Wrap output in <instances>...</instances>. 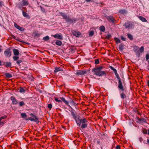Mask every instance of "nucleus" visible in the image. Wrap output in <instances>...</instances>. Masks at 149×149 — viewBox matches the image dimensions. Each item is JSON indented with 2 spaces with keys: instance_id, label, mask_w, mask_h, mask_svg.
I'll list each match as a JSON object with an SVG mask.
<instances>
[{
  "instance_id": "obj_1",
  "label": "nucleus",
  "mask_w": 149,
  "mask_h": 149,
  "mask_svg": "<svg viewBox=\"0 0 149 149\" xmlns=\"http://www.w3.org/2000/svg\"><path fill=\"white\" fill-rule=\"evenodd\" d=\"M75 120L77 124L80 126L81 125V127L82 129L85 128L87 126V120L84 118H80V117H77L75 118Z\"/></svg>"
},
{
  "instance_id": "obj_2",
  "label": "nucleus",
  "mask_w": 149,
  "mask_h": 149,
  "mask_svg": "<svg viewBox=\"0 0 149 149\" xmlns=\"http://www.w3.org/2000/svg\"><path fill=\"white\" fill-rule=\"evenodd\" d=\"M102 67H95L93 69L92 72L94 74L99 77L106 75V72L102 71Z\"/></svg>"
},
{
  "instance_id": "obj_3",
  "label": "nucleus",
  "mask_w": 149,
  "mask_h": 149,
  "mask_svg": "<svg viewBox=\"0 0 149 149\" xmlns=\"http://www.w3.org/2000/svg\"><path fill=\"white\" fill-rule=\"evenodd\" d=\"M60 14L63 18L66 20V22H69L72 23H74L77 21L76 19L74 18H71L69 16H68L65 13L61 12L60 13Z\"/></svg>"
},
{
  "instance_id": "obj_4",
  "label": "nucleus",
  "mask_w": 149,
  "mask_h": 149,
  "mask_svg": "<svg viewBox=\"0 0 149 149\" xmlns=\"http://www.w3.org/2000/svg\"><path fill=\"white\" fill-rule=\"evenodd\" d=\"M30 116L31 117L27 119V120H29L32 121H34L36 122H39L38 118L33 113H31L30 115Z\"/></svg>"
},
{
  "instance_id": "obj_5",
  "label": "nucleus",
  "mask_w": 149,
  "mask_h": 149,
  "mask_svg": "<svg viewBox=\"0 0 149 149\" xmlns=\"http://www.w3.org/2000/svg\"><path fill=\"white\" fill-rule=\"evenodd\" d=\"M124 26L126 28L131 29L134 27V23L132 22H129L125 23Z\"/></svg>"
},
{
  "instance_id": "obj_6",
  "label": "nucleus",
  "mask_w": 149,
  "mask_h": 149,
  "mask_svg": "<svg viewBox=\"0 0 149 149\" xmlns=\"http://www.w3.org/2000/svg\"><path fill=\"white\" fill-rule=\"evenodd\" d=\"M11 53L10 49H8L5 51L4 54L6 56L9 57L11 56Z\"/></svg>"
},
{
  "instance_id": "obj_7",
  "label": "nucleus",
  "mask_w": 149,
  "mask_h": 149,
  "mask_svg": "<svg viewBox=\"0 0 149 149\" xmlns=\"http://www.w3.org/2000/svg\"><path fill=\"white\" fill-rule=\"evenodd\" d=\"M10 100L12 101V104H16L18 103V100L15 97L13 96L10 97Z\"/></svg>"
},
{
  "instance_id": "obj_8",
  "label": "nucleus",
  "mask_w": 149,
  "mask_h": 149,
  "mask_svg": "<svg viewBox=\"0 0 149 149\" xmlns=\"http://www.w3.org/2000/svg\"><path fill=\"white\" fill-rule=\"evenodd\" d=\"M14 26L16 28L21 31H23L24 30V28L19 26L15 23H14Z\"/></svg>"
},
{
  "instance_id": "obj_9",
  "label": "nucleus",
  "mask_w": 149,
  "mask_h": 149,
  "mask_svg": "<svg viewBox=\"0 0 149 149\" xmlns=\"http://www.w3.org/2000/svg\"><path fill=\"white\" fill-rule=\"evenodd\" d=\"M53 37L56 38H57L59 39H63V36L62 34L61 33L59 34H56L55 35H53Z\"/></svg>"
},
{
  "instance_id": "obj_10",
  "label": "nucleus",
  "mask_w": 149,
  "mask_h": 149,
  "mask_svg": "<svg viewBox=\"0 0 149 149\" xmlns=\"http://www.w3.org/2000/svg\"><path fill=\"white\" fill-rule=\"evenodd\" d=\"M138 47L137 46H135L134 47V52L136 53V55L138 56H140V54L138 50Z\"/></svg>"
},
{
  "instance_id": "obj_11",
  "label": "nucleus",
  "mask_w": 149,
  "mask_h": 149,
  "mask_svg": "<svg viewBox=\"0 0 149 149\" xmlns=\"http://www.w3.org/2000/svg\"><path fill=\"white\" fill-rule=\"evenodd\" d=\"M118 88L122 91L124 90V88L122 84V81L121 79H119L118 81Z\"/></svg>"
},
{
  "instance_id": "obj_12",
  "label": "nucleus",
  "mask_w": 149,
  "mask_h": 149,
  "mask_svg": "<svg viewBox=\"0 0 149 149\" xmlns=\"http://www.w3.org/2000/svg\"><path fill=\"white\" fill-rule=\"evenodd\" d=\"M86 73V72L83 70H78L76 73L77 75H82Z\"/></svg>"
},
{
  "instance_id": "obj_13",
  "label": "nucleus",
  "mask_w": 149,
  "mask_h": 149,
  "mask_svg": "<svg viewBox=\"0 0 149 149\" xmlns=\"http://www.w3.org/2000/svg\"><path fill=\"white\" fill-rule=\"evenodd\" d=\"M74 35L76 37H79L81 35V33L79 31H74L73 32Z\"/></svg>"
},
{
  "instance_id": "obj_14",
  "label": "nucleus",
  "mask_w": 149,
  "mask_h": 149,
  "mask_svg": "<svg viewBox=\"0 0 149 149\" xmlns=\"http://www.w3.org/2000/svg\"><path fill=\"white\" fill-rule=\"evenodd\" d=\"M22 15L23 16L25 17H26V18L27 19H30V17H29V15L27 14L26 12H25L23 10L22 11Z\"/></svg>"
},
{
  "instance_id": "obj_15",
  "label": "nucleus",
  "mask_w": 149,
  "mask_h": 149,
  "mask_svg": "<svg viewBox=\"0 0 149 149\" xmlns=\"http://www.w3.org/2000/svg\"><path fill=\"white\" fill-rule=\"evenodd\" d=\"M107 18L109 21H111V22H114V19L113 16H108L107 17Z\"/></svg>"
},
{
  "instance_id": "obj_16",
  "label": "nucleus",
  "mask_w": 149,
  "mask_h": 149,
  "mask_svg": "<svg viewBox=\"0 0 149 149\" xmlns=\"http://www.w3.org/2000/svg\"><path fill=\"white\" fill-rule=\"evenodd\" d=\"M138 18L139 19H140L141 20L142 22H147V20H146V19L144 18V17L141 16H139L138 17Z\"/></svg>"
},
{
  "instance_id": "obj_17",
  "label": "nucleus",
  "mask_w": 149,
  "mask_h": 149,
  "mask_svg": "<svg viewBox=\"0 0 149 149\" xmlns=\"http://www.w3.org/2000/svg\"><path fill=\"white\" fill-rule=\"evenodd\" d=\"M13 52L14 55L17 56L19 54V51L18 49H13Z\"/></svg>"
},
{
  "instance_id": "obj_18",
  "label": "nucleus",
  "mask_w": 149,
  "mask_h": 149,
  "mask_svg": "<svg viewBox=\"0 0 149 149\" xmlns=\"http://www.w3.org/2000/svg\"><path fill=\"white\" fill-rule=\"evenodd\" d=\"M7 117V116L6 115L3 116L1 117L0 118V125L1 124H3L4 123H5V122H1V120L3 119H5Z\"/></svg>"
},
{
  "instance_id": "obj_19",
  "label": "nucleus",
  "mask_w": 149,
  "mask_h": 149,
  "mask_svg": "<svg viewBox=\"0 0 149 149\" xmlns=\"http://www.w3.org/2000/svg\"><path fill=\"white\" fill-rule=\"evenodd\" d=\"M22 3L23 6H26L28 5L29 4L27 0H22Z\"/></svg>"
},
{
  "instance_id": "obj_20",
  "label": "nucleus",
  "mask_w": 149,
  "mask_h": 149,
  "mask_svg": "<svg viewBox=\"0 0 149 149\" xmlns=\"http://www.w3.org/2000/svg\"><path fill=\"white\" fill-rule=\"evenodd\" d=\"M63 70L60 67L57 68L56 67L55 68V70H54V72L56 73L57 72L60 71H63Z\"/></svg>"
},
{
  "instance_id": "obj_21",
  "label": "nucleus",
  "mask_w": 149,
  "mask_h": 149,
  "mask_svg": "<svg viewBox=\"0 0 149 149\" xmlns=\"http://www.w3.org/2000/svg\"><path fill=\"white\" fill-rule=\"evenodd\" d=\"M56 44L58 46H61L62 44V42L61 41L59 40H57L56 42Z\"/></svg>"
},
{
  "instance_id": "obj_22",
  "label": "nucleus",
  "mask_w": 149,
  "mask_h": 149,
  "mask_svg": "<svg viewBox=\"0 0 149 149\" xmlns=\"http://www.w3.org/2000/svg\"><path fill=\"white\" fill-rule=\"evenodd\" d=\"M100 29L102 32H104L105 30V28L104 26H102L100 27Z\"/></svg>"
},
{
  "instance_id": "obj_23",
  "label": "nucleus",
  "mask_w": 149,
  "mask_h": 149,
  "mask_svg": "<svg viewBox=\"0 0 149 149\" xmlns=\"http://www.w3.org/2000/svg\"><path fill=\"white\" fill-rule=\"evenodd\" d=\"M110 68L112 70H113L114 73L116 75H118V74H117V72L116 70L115 69L113 68L112 66H110Z\"/></svg>"
},
{
  "instance_id": "obj_24",
  "label": "nucleus",
  "mask_w": 149,
  "mask_h": 149,
  "mask_svg": "<svg viewBox=\"0 0 149 149\" xmlns=\"http://www.w3.org/2000/svg\"><path fill=\"white\" fill-rule=\"evenodd\" d=\"M127 36L128 38L130 40H132L133 39V37L132 36L130 33H127Z\"/></svg>"
},
{
  "instance_id": "obj_25",
  "label": "nucleus",
  "mask_w": 149,
  "mask_h": 149,
  "mask_svg": "<svg viewBox=\"0 0 149 149\" xmlns=\"http://www.w3.org/2000/svg\"><path fill=\"white\" fill-rule=\"evenodd\" d=\"M119 13L121 14H124L126 13V11L125 10H119Z\"/></svg>"
},
{
  "instance_id": "obj_26",
  "label": "nucleus",
  "mask_w": 149,
  "mask_h": 149,
  "mask_svg": "<svg viewBox=\"0 0 149 149\" xmlns=\"http://www.w3.org/2000/svg\"><path fill=\"white\" fill-rule=\"evenodd\" d=\"M5 74L6 77L8 78H10L12 77V74L9 73H5Z\"/></svg>"
},
{
  "instance_id": "obj_27",
  "label": "nucleus",
  "mask_w": 149,
  "mask_h": 149,
  "mask_svg": "<svg viewBox=\"0 0 149 149\" xmlns=\"http://www.w3.org/2000/svg\"><path fill=\"white\" fill-rule=\"evenodd\" d=\"M61 99L66 104L68 105V102L64 98L61 97Z\"/></svg>"
},
{
  "instance_id": "obj_28",
  "label": "nucleus",
  "mask_w": 149,
  "mask_h": 149,
  "mask_svg": "<svg viewBox=\"0 0 149 149\" xmlns=\"http://www.w3.org/2000/svg\"><path fill=\"white\" fill-rule=\"evenodd\" d=\"M21 116L22 118H25L27 117L26 114L25 113H21Z\"/></svg>"
},
{
  "instance_id": "obj_29",
  "label": "nucleus",
  "mask_w": 149,
  "mask_h": 149,
  "mask_svg": "<svg viewBox=\"0 0 149 149\" xmlns=\"http://www.w3.org/2000/svg\"><path fill=\"white\" fill-rule=\"evenodd\" d=\"M19 92L21 93H23L25 92V90L23 88L21 87L19 89Z\"/></svg>"
},
{
  "instance_id": "obj_30",
  "label": "nucleus",
  "mask_w": 149,
  "mask_h": 149,
  "mask_svg": "<svg viewBox=\"0 0 149 149\" xmlns=\"http://www.w3.org/2000/svg\"><path fill=\"white\" fill-rule=\"evenodd\" d=\"M144 50V48L143 46H141L139 49V52H140L141 53L143 52Z\"/></svg>"
},
{
  "instance_id": "obj_31",
  "label": "nucleus",
  "mask_w": 149,
  "mask_h": 149,
  "mask_svg": "<svg viewBox=\"0 0 149 149\" xmlns=\"http://www.w3.org/2000/svg\"><path fill=\"white\" fill-rule=\"evenodd\" d=\"M49 39V38L48 36H46L43 38V40L45 41H47Z\"/></svg>"
},
{
  "instance_id": "obj_32",
  "label": "nucleus",
  "mask_w": 149,
  "mask_h": 149,
  "mask_svg": "<svg viewBox=\"0 0 149 149\" xmlns=\"http://www.w3.org/2000/svg\"><path fill=\"white\" fill-rule=\"evenodd\" d=\"M119 49L120 50H123V44H120L119 46Z\"/></svg>"
},
{
  "instance_id": "obj_33",
  "label": "nucleus",
  "mask_w": 149,
  "mask_h": 149,
  "mask_svg": "<svg viewBox=\"0 0 149 149\" xmlns=\"http://www.w3.org/2000/svg\"><path fill=\"white\" fill-rule=\"evenodd\" d=\"M25 104V103L23 101H21L19 102V106L20 107H22V106L24 105Z\"/></svg>"
},
{
  "instance_id": "obj_34",
  "label": "nucleus",
  "mask_w": 149,
  "mask_h": 149,
  "mask_svg": "<svg viewBox=\"0 0 149 149\" xmlns=\"http://www.w3.org/2000/svg\"><path fill=\"white\" fill-rule=\"evenodd\" d=\"M3 65H11V63L10 62H4V63Z\"/></svg>"
},
{
  "instance_id": "obj_35",
  "label": "nucleus",
  "mask_w": 149,
  "mask_h": 149,
  "mask_svg": "<svg viewBox=\"0 0 149 149\" xmlns=\"http://www.w3.org/2000/svg\"><path fill=\"white\" fill-rule=\"evenodd\" d=\"M143 133L144 134H146L147 132V130L146 129H144L142 130Z\"/></svg>"
},
{
  "instance_id": "obj_36",
  "label": "nucleus",
  "mask_w": 149,
  "mask_h": 149,
  "mask_svg": "<svg viewBox=\"0 0 149 149\" xmlns=\"http://www.w3.org/2000/svg\"><path fill=\"white\" fill-rule=\"evenodd\" d=\"M139 121H140L141 122H145L146 121V120L144 118H142L141 119L139 120Z\"/></svg>"
},
{
  "instance_id": "obj_37",
  "label": "nucleus",
  "mask_w": 149,
  "mask_h": 149,
  "mask_svg": "<svg viewBox=\"0 0 149 149\" xmlns=\"http://www.w3.org/2000/svg\"><path fill=\"white\" fill-rule=\"evenodd\" d=\"M120 96L123 99L125 97H126V96L124 93H121Z\"/></svg>"
},
{
  "instance_id": "obj_38",
  "label": "nucleus",
  "mask_w": 149,
  "mask_h": 149,
  "mask_svg": "<svg viewBox=\"0 0 149 149\" xmlns=\"http://www.w3.org/2000/svg\"><path fill=\"white\" fill-rule=\"evenodd\" d=\"M146 61H147L149 59V54H146Z\"/></svg>"
},
{
  "instance_id": "obj_39",
  "label": "nucleus",
  "mask_w": 149,
  "mask_h": 149,
  "mask_svg": "<svg viewBox=\"0 0 149 149\" xmlns=\"http://www.w3.org/2000/svg\"><path fill=\"white\" fill-rule=\"evenodd\" d=\"M95 64H98L99 63V60L98 59H96L95 60Z\"/></svg>"
},
{
  "instance_id": "obj_40",
  "label": "nucleus",
  "mask_w": 149,
  "mask_h": 149,
  "mask_svg": "<svg viewBox=\"0 0 149 149\" xmlns=\"http://www.w3.org/2000/svg\"><path fill=\"white\" fill-rule=\"evenodd\" d=\"M121 39L122 40L124 41H125L126 40V38L122 36H121Z\"/></svg>"
},
{
  "instance_id": "obj_41",
  "label": "nucleus",
  "mask_w": 149,
  "mask_h": 149,
  "mask_svg": "<svg viewBox=\"0 0 149 149\" xmlns=\"http://www.w3.org/2000/svg\"><path fill=\"white\" fill-rule=\"evenodd\" d=\"M94 34V32L93 31H91L89 33V35L90 36H92Z\"/></svg>"
},
{
  "instance_id": "obj_42",
  "label": "nucleus",
  "mask_w": 149,
  "mask_h": 149,
  "mask_svg": "<svg viewBox=\"0 0 149 149\" xmlns=\"http://www.w3.org/2000/svg\"><path fill=\"white\" fill-rule=\"evenodd\" d=\"M13 58L14 60L16 61L18 59L19 57L17 56H14L13 57Z\"/></svg>"
},
{
  "instance_id": "obj_43",
  "label": "nucleus",
  "mask_w": 149,
  "mask_h": 149,
  "mask_svg": "<svg viewBox=\"0 0 149 149\" xmlns=\"http://www.w3.org/2000/svg\"><path fill=\"white\" fill-rule=\"evenodd\" d=\"M52 107V104H49L48 105V107L50 109H51Z\"/></svg>"
},
{
  "instance_id": "obj_44",
  "label": "nucleus",
  "mask_w": 149,
  "mask_h": 149,
  "mask_svg": "<svg viewBox=\"0 0 149 149\" xmlns=\"http://www.w3.org/2000/svg\"><path fill=\"white\" fill-rule=\"evenodd\" d=\"M115 39H116V42L117 43H119L120 42V40L117 38H116Z\"/></svg>"
},
{
  "instance_id": "obj_45",
  "label": "nucleus",
  "mask_w": 149,
  "mask_h": 149,
  "mask_svg": "<svg viewBox=\"0 0 149 149\" xmlns=\"http://www.w3.org/2000/svg\"><path fill=\"white\" fill-rule=\"evenodd\" d=\"M55 100L57 102H61V101L58 100V99L57 98H55Z\"/></svg>"
},
{
  "instance_id": "obj_46",
  "label": "nucleus",
  "mask_w": 149,
  "mask_h": 149,
  "mask_svg": "<svg viewBox=\"0 0 149 149\" xmlns=\"http://www.w3.org/2000/svg\"><path fill=\"white\" fill-rule=\"evenodd\" d=\"M3 4V2L0 1V7H2Z\"/></svg>"
},
{
  "instance_id": "obj_47",
  "label": "nucleus",
  "mask_w": 149,
  "mask_h": 149,
  "mask_svg": "<svg viewBox=\"0 0 149 149\" xmlns=\"http://www.w3.org/2000/svg\"><path fill=\"white\" fill-rule=\"evenodd\" d=\"M22 62V61L21 60H18V61H17V64H20V63H21Z\"/></svg>"
},
{
  "instance_id": "obj_48",
  "label": "nucleus",
  "mask_w": 149,
  "mask_h": 149,
  "mask_svg": "<svg viewBox=\"0 0 149 149\" xmlns=\"http://www.w3.org/2000/svg\"><path fill=\"white\" fill-rule=\"evenodd\" d=\"M116 149H120V146L117 145L116 147Z\"/></svg>"
},
{
  "instance_id": "obj_49",
  "label": "nucleus",
  "mask_w": 149,
  "mask_h": 149,
  "mask_svg": "<svg viewBox=\"0 0 149 149\" xmlns=\"http://www.w3.org/2000/svg\"><path fill=\"white\" fill-rule=\"evenodd\" d=\"M85 1L87 2H89L90 1L92 2L93 1V0H85Z\"/></svg>"
},
{
  "instance_id": "obj_50",
  "label": "nucleus",
  "mask_w": 149,
  "mask_h": 149,
  "mask_svg": "<svg viewBox=\"0 0 149 149\" xmlns=\"http://www.w3.org/2000/svg\"><path fill=\"white\" fill-rule=\"evenodd\" d=\"M41 35V34L40 33H36V36H40Z\"/></svg>"
},
{
  "instance_id": "obj_51",
  "label": "nucleus",
  "mask_w": 149,
  "mask_h": 149,
  "mask_svg": "<svg viewBox=\"0 0 149 149\" xmlns=\"http://www.w3.org/2000/svg\"><path fill=\"white\" fill-rule=\"evenodd\" d=\"M139 140L141 142L142 141V138L141 137H140L139 138Z\"/></svg>"
},
{
  "instance_id": "obj_52",
  "label": "nucleus",
  "mask_w": 149,
  "mask_h": 149,
  "mask_svg": "<svg viewBox=\"0 0 149 149\" xmlns=\"http://www.w3.org/2000/svg\"><path fill=\"white\" fill-rule=\"evenodd\" d=\"M117 78L118 79V80H119V79H121L118 75L117 76Z\"/></svg>"
},
{
  "instance_id": "obj_53",
  "label": "nucleus",
  "mask_w": 149,
  "mask_h": 149,
  "mask_svg": "<svg viewBox=\"0 0 149 149\" xmlns=\"http://www.w3.org/2000/svg\"><path fill=\"white\" fill-rule=\"evenodd\" d=\"M148 86H149V80H148L147 82Z\"/></svg>"
},
{
  "instance_id": "obj_54",
  "label": "nucleus",
  "mask_w": 149,
  "mask_h": 149,
  "mask_svg": "<svg viewBox=\"0 0 149 149\" xmlns=\"http://www.w3.org/2000/svg\"><path fill=\"white\" fill-rule=\"evenodd\" d=\"M2 50V49L0 48V53H1Z\"/></svg>"
},
{
  "instance_id": "obj_55",
  "label": "nucleus",
  "mask_w": 149,
  "mask_h": 149,
  "mask_svg": "<svg viewBox=\"0 0 149 149\" xmlns=\"http://www.w3.org/2000/svg\"><path fill=\"white\" fill-rule=\"evenodd\" d=\"M148 134L149 135V129L148 130Z\"/></svg>"
},
{
  "instance_id": "obj_56",
  "label": "nucleus",
  "mask_w": 149,
  "mask_h": 149,
  "mask_svg": "<svg viewBox=\"0 0 149 149\" xmlns=\"http://www.w3.org/2000/svg\"><path fill=\"white\" fill-rule=\"evenodd\" d=\"M147 141L148 143H149V139H148Z\"/></svg>"
},
{
  "instance_id": "obj_57",
  "label": "nucleus",
  "mask_w": 149,
  "mask_h": 149,
  "mask_svg": "<svg viewBox=\"0 0 149 149\" xmlns=\"http://www.w3.org/2000/svg\"><path fill=\"white\" fill-rule=\"evenodd\" d=\"M1 62L0 61V65H1Z\"/></svg>"
},
{
  "instance_id": "obj_58",
  "label": "nucleus",
  "mask_w": 149,
  "mask_h": 149,
  "mask_svg": "<svg viewBox=\"0 0 149 149\" xmlns=\"http://www.w3.org/2000/svg\"><path fill=\"white\" fill-rule=\"evenodd\" d=\"M147 68L148 70H149V67H148Z\"/></svg>"
},
{
  "instance_id": "obj_59",
  "label": "nucleus",
  "mask_w": 149,
  "mask_h": 149,
  "mask_svg": "<svg viewBox=\"0 0 149 149\" xmlns=\"http://www.w3.org/2000/svg\"><path fill=\"white\" fill-rule=\"evenodd\" d=\"M148 64H149V61H148Z\"/></svg>"
}]
</instances>
